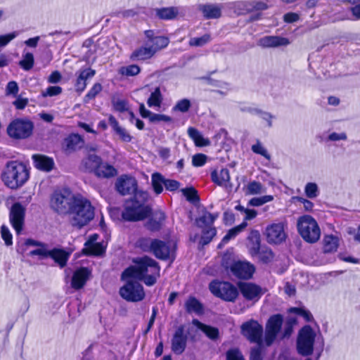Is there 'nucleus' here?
<instances>
[{
  "label": "nucleus",
  "instance_id": "13",
  "mask_svg": "<svg viewBox=\"0 0 360 360\" xmlns=\"http://www.w3.org/2000/svg\"><path fill=\"white\" fill-rule=\"evenodd\" d=\"M283 321V316L281 314L273 315L269 319L265 332V342L267 346L271 345L275 340L281 328Z\"/></svg>",
  "mask_w": 360,
  "mask_h": 360
},
{
  "label": "nucleus",
  "instance_id": "29",
  "mask_svg": "<svg viewBox=\"0 0 360 360\" xmlns=\"http://www.w3.org/2000/svg\"><path fill=\"white\" fill-rule=\"evenodd\" d=\"M247 247L250 254L255 257L259 253L260 250V233L257 230H252L248 236Z\"/></svg>",
  "mask_w": 360,
  "mask_h": 360
},
{
  "label": "nucleus",
  "instance_id": "64",
  "mask_svg": "<svg viewBox=\"0 0 360 360\" xmlns=\"http://www.w3.org/2000/svg\"><path fill=\"white\" fill-rule=\"evenodd\" d=\"M182 191L188 200L194 201L195 200H198L197 191L193 188L183 189Z\"/></svg>",
  "mask_w": 360,
  "mask_h": 360
},
{
  "label": "nucleus",
  "instance_id": "9",
  "mask_svg": "<svg viewBox=\"0 0 360 360\" xmlns=\"http://www.w3.org/2000/svg\"><path fill=\"white\" fill-rule=\"evenodd\" d=\"M209 288L213 295L229 302L234 301L238 295L237 288L229 282L214 281Z\"/></svg>",
  "mask_w": 360,
  "mask_h": 360
},
{
  "label": "nucleus",
  "instance_id": "34",
  "mask_svg": "<svg viewBox=\"0 0 360 360\" xmlns=\"http://www.w3.org/2000/svg\"><path fill=\"white\" fill-rule=\"evenodd\" d=\"M179 14V10L176 7H163L155 9L156 16L164 20H170L176 18Z\"/></svg>",
  "mask_w": 360,
  "mask_h": 360
},
{
  "label": "nucleus",
  "instance_id": "5",
  "mask_svg": "<svg viewBox=\"0 0 360 360\" xmlns=\"http://www.w3.org/2000/svg\"><path fill=\"white\" fill-rule=\"evenodd\" d=\"M77 198L69 189L56 191L51 195L50 205L59 214H70Z\"/></svg>",
  "mask_w": 360,
  "mask_h": 360
},
{
  "label": "nucleus",
  "instance_id": "48",
  "mask_svg": "<svg viewBox=\"0 0 360 360\" xmlns=\"http://www.w3.org/2000/svg\"><path fill=\"white\" fill-rule=\"evenodd\" d=\"M252 151L265 158L267 160H271V155L262 143L257 140L256 143L251 146Z\"/></svg>",
  "mask_w": 360,
  "mask_h": 360
},
{
  "label": "nucleus",
  "instance_id": "37",
  "mask_svg": "<svg viewBox=\"0 0 360 360\" xmlns=\"http://www.w3.org/2000/svg\"><path fill=\"white\" fill-rule=\"evenodd\" d=\"M186 310L188 313H195L196 314H200L203 311L202 305L200 302L195 297H190L185 303Z\"/></svg>",
  "mask_w": 360,
  "mask_h": 360
},
{
  "label": "nucleus",
  "instance_id": "50",
  "mask_svg": "<svg viewBox=\"0 0 360 360\" xmlns=\"http://www.w3.org/2000/svg\"><path fill=\"white\" fill-rule=\"evenodd\" d=\"M49 250L48 249V245L46 243H44L42 245L37 248L34 250H29L27 252V255L33 257V256H39L40 258H46L49 257Z\"/></svg>",
  "mask_w": 360,
  "mask_h": 360
},
{
  "label": "nucleus",
  "instance_id": "16",
  "mask_svg": "<svg viewBox=\"0 0 360 360\" xmlns=\"http://www.w3.org/2000/svg\"><path fill=\"white\" fill-rule=\"evenodd\" d=\"M25 207L20 202H15L11 207L9 213L10 221L13 229L19 233L24 224Z\"/></svg>",
  "mask_w": 360,
  "mask_h": 360
},
{
  "label": "nucleus",
  "instance_id": "49",
  "mask_svg": "<svg viewBox=\"0 0 360 360\" xmlns=\"http://www.w3.org/2000/svg\"><path fill=\"white\" fill-rule=\"evenodd\" d=\"M141 72V68L138 65L131 64L127 66L121 67L120 73L125 76H136Z\"/></svg>",
  "mask_w": 360,
  "mask_h": 360
},
{
  "label": "nucleus",
  "instance_id": "33",
  "mask_svg": "<svg viewBox=\"0 0 360 360\" xmlns=\"http://www.w3.org/2000/svg\"><path fill=\"white\" fill-rule=\"evenodd\" d=\"M218 214H212L207 211L202 212V215L195 219V224L200 229L209 228L213 226V224Z\"/></svg>",
  "mask_w": 360,
  "mask_h": 360
},
{
  "label": "nucleus",
  "instance_id": "18",
  "mask_svg": "<svg viewBox=\"0 0 360 360\" xmlns=\"http://www.w3.org/2000/svg\"><path fill=\"white\" fill-rule=\"evenodd\" d=\"M117 191L122 195L134 194L139 191L137 189V181L134 178L129 176L120 177L115 184Z\"/></svg>",
  "mask_w": 360,
  "mask_h": 360
},
{
  "label": "nucleus",
  "instance_id": "17",
  "mask_svg": "<svg viewBox=\"0 0 360 360\" xmlns=\"http://www.w3.org/2000/svg\"><path fill=\"white\" fill-rule=\"evenodd\" d=\"M231 271L238 278L249 279L255 271V266L248 262L238 261L233 263L231 266Z\"/></svg>",
  "mask_w": 360,
  "mask_h": 360
},
{
  "label": "nucleus",
  "instance_id": "26",
  "mask_svg": "<svg viewBox=\"0 0 360 360\" xmlns=\"http://www.w3.org/2000/svg\"><path fill=\"white\" fill-rule=\"evenodd\" d=\"M34 166L39 170L50 172L54 167L53 158L41 154H35L32 157Z\"/></svg>",
  "mask_w": 360,
  "mask_h": 360
},
{
  "label": "nucleus",
  "instance_id": "35",
  "mask_svg": "<svg viewBox=\"0 0 360 360\" xmlns=\"http://www.w3.org/2000/svg\"><path fill=\"white\" fill-rule=\"evenodd\" d=\"M200 11L206 19H217L221 16V7L214 4L202 5Z\"/></svg>",
  "mask_w": 360,
  "mask_h": 360
},
{
  "label": "nucleus",
  "instance_id": "27",
  "mask_svg": "<svg viewBox=\"0 0 360 360\" xmlns=\"http://www.w3.org/2000/svg\"><path fill=\"white\" fill-rule=\"evenodd\" d=\"M155 56L150 48L148 47L145 44L135 49L129 56L131 61H146L151 59Z\"/></svg>",
  "mask_w": 360,
  "mask_h": 360
},
{
  "label": "nucleus",
  "instance_id": "56",
  "mask_svg": "<svg viewBox=\"0 0 360 360\" xmlns=\"http://www.w3.org/2000/svg\"><path fill=\"white\" fill-rule=\"evenodd\" d=\"M201 330L211 340H216L219 336V330L215 327L205 325Z\"/></svg>",
  "mask_w": 360,
  "mask_h": 360
},
{
  "label": "nucleus",
  "instance_id": "55",
  "mask_svg": "<svg viewBox=\"0 0 360 360\" xmlns=\"http://www.w3.org/2000/svg\"><path fill=\"white\" fill-rule=\"evenodd\" d=\"M191 107V102L189 100L184 98L179 101L175 106L173 108L174 111H179L181 112H187Z\"/></svg>",
  "mask_w": 360,
  "mask_h": 360
},
{
  "label": "nucleus",
  "instance_id": "2",
  "mask_svg": "<svg viewBox=\"0 0 360 360\" xmlns=\"http://www.w3.org/2000/svg\"><path fill=\"white\" fill-rule=\"evenodd\" d=\"M148 195L145 191L135 193L133 198L125 201L122 217L124 221H137L146 218L150 212V209L145 205Z\"/></svg>",
  "mask_w": 360,
  "mask_h": 360
},
{
  "label": "nucleus",
  "instance_id": "14",
  "mask_svg": "<svg viewBox=\"0 0 360 360\" xmlns=\"http://www.w3.org/2000/svg\"><path fill=\"white\" fill-rule=\"evenodd\" d=\"M154 243L152 253L155 257L162 260L174 259L175 247L172 242H165L159 239H155Z\"/></svg>",
  "mask_w": 360,
  "mask_h": 360
},
{
  "label": "nucleus",
  "instance_id": "30",
  "mask_svg": "<svg viewBox=\"0 0 360 360\" xmlns=\"http://www.w3.org/2000/svg\"><path fill=\"white\" fill-rule=\"evenodd\" d=\"M289 44L288 38L280 36H265L259 39V44L264 47H278Z\"/></svg>",
  "mask_w": 360,
  "mask_h": 360
},
{
  "label": "nucleus",
  "instance_id": "57",
  "mask_svg": "<svg viewBox=\"0 0 360 360\" xmlns=\"http://www.w3.org/2000/svg\"><path fill=\"white\" fill-rule=\"evenodd\" d=\"M226 360H245L238 349H231L226 352Z\"/></svg>",
  "mask_w": 360,
  "mask_h": 360
},
{
  "label": "nucleus",
  "instance_id": "4",
  "mask_svg": "<svg viewBox=\"0 0 360 360\" xmlns=\"http://www.w3.org/2000/svg\"><path fill=\"white\" fill-rule=\"evenodd\" d=\"M70 214L72 226L81 228L93 219L94 208L89 200L77 195Z\"/></svg>",
  "mask_w": 360,
  "mask_h": 360
},
{
  "label": "nucleus",
  "instance_id": "54",
  "mask_svg": "<svg viewBox=\"0 0 360 360\" xmlns=\"http://www.w3.org/2000/svg\"><path fill=\"white\" fill-rule=\"evenodd\" d=\"M273 199V196L270 195L259 198H253L250 200L249 204L252 206H261L266 202L272 201Z\"/></svg>",
  "mask_w": 360,
  "mask_h": 360
},
{
  "label": "nucleus",
  "instance_id": "45",
  "mask_svg": "<svg viewBox=\"0 0 360 360\" xmlns=\"http://www.w3.org/2000/svg\"><path fill=\"white\" fill-rule=\"evenodd\" d=\"M247 226V223L243 221L240 225L230 229L228 233L222 238L221 243H226L231 239L235 238L240 232H241Z\"/></svg>",
  "mask_w": 360,
  "mask_h": 360
},
{
  "label": "nucleus",
  "instance_id": "43",
  "mask_svg": "<svg viewBox=\"0 0 360 360\" xmlns=\"http://www.w3.org/2000/svg\"><path fill=\"white\" fill-rule=\"evenodd\" d=\"M265 192V188L259 181H252L246 186L245 193L248 195H257Z\"/></svg>",
  "mask_w": 360,
  "mask_h": 360
},
{
  "label": "nucleus",
  "instance_id": "58",
  "mask_svg": "<svg viewBox=\"0 0 360 360\" xmlns=\"http://www.w3.org/2000/svg\"><path fill=\"white\" fill-rule=\"evenodd\" d=\"M1 233L2 238L4 239V240L5 242V244L8 246L11 245L13 243L12 235L10 233V231L8 230V229L6 226L3 225L1 226Z\"/></svg>",
  "mask_w": 360,
  "mask_h": 360
},
{
  "label": "nucleus",
  "instance_id": "63",
  "mask_svg": "<svg viewBox=\"0 0 360 360\" xmlns=\"http://www.w3.org/2000/svg\"><path fill=\"white\" fill-rule=\"evenodd\" d=\"M113 106L115 110L124 112L128 109L127 103L123 99L113 100Z\"/></svg>",
  "mask_w": 360,
  "mask_h": 360
},
{
  "label": "nucleus",
  "instance_id": "15",
  "mask_svg": "<svg viewBox=\"0 0 360 360\" xmlns=\"http://www.w3.org/2000/svg\"><path fill=\"white\" fill-rule=\"evenodd\" d=\"M265 235L269 243H281L286 238L284 224L283 223H276L267 226L265 230Z\"/></svg>",
  "mask_w": 360,
  "mask_h": 360
},
{
  "label": "nucleus",
  "instance_id": "38",
  "mask_svg": "<svg viewBox=\"0 0 360 360\" xmlns=\"http://www.w3.org/2000/svg\"><path fill=\"white\" fill-rule=\"evenodd\" d=\"M95 174L99 177L109 178L115 176L117 170L113 166L101 162Z\"/></svg>",
  "mask_w": 360,
  "mask_h": 360
},
{
  "label": "nucleus",
  "instance_id": "44",
  "mask_svg": "<svg viewBox=\"0 0 360 360\" xmlns=\"http://www.w3.org/2000/svg\"><path fill=\"white\" fill-rule=\"evenodd\" d=\"M202 229V236L200 243L202 245H205L210 243L212 238L216 236L217 230L213 226Z\"/></svg>",
  "mask_w": 360,
  "mask_h": 360
},
{
  "label": "nucleus",
  "instance_id": "25",
  "mask_svg": "<svg viewBox=\"0 0 360 360\" xmlns=\"http://www.w3.org/2000/svg\"><path fill=\"white\" fill-rule=\"evenodd\" d=\"M91 274L90 271L85 267L76 270L72 276L71 285L75 290H79L86 284Z\"/></svg>",
  "mask_w": 360,
  "mask_h": 360
},
{
  "label": "nucleus",
  "instance_id": "60",
  "mask_svg": "<svg viewBox=\"0 0 360 360\" xmlns=\"http://www.w3.org/2000/svg\"><path fill=\"white\" fill-rule=\"evenodd\" d=\"M172 119L171 117L163 115V114H156L153 113L152 117H150V122L157 123L160 122H172Z\"/></svg>",
  "mask_w": 360,
  "mask_h": 360
},
{
  "label": "nucleus",
  "instance_id": "31",
  "mask_svg": "<svg viewBox=\"0 0 360 360\" xmlns=\"http://www.w3.org/2000/svg\"><path fill=\"white\" fill-rule=\"evenodd\" d=\"M101 161L102 160L98 155L89 153L87 156L83 159L82 167L86 172L96 173Z\"/></svg>",
  "mask_w": 360,
  "mask_h": 360
},
{
  "label": "nucleus",
  "instance_id": "53",
  "mask_svg": "<svg viewBox=\"0 0 360 360\" xmlns=\"http://www.w3.org/2000/svg\"><path fill=\"white\" fill-rule=\"evenodd\" d=\"M304 193L307 198H315L319 194V190L316 183L309 182L305 185Z\"/></svg>",
  "mask_w": 360,
  "mask_h": 360
},
{
  "label": "nucleus",
  "instance_id": "12",
  "mask_svg": "<svg viewBox=\"0 0 360 360\" xmlns=\"http://www.w3.org/2000/svg\"><path fill=\"white\" fill-rule=\"evenodd\" d=\"M242 334L251 342L262 343L263 328L257 321L251 320L241 326Z\"/></svg>",
  "mask_w": 360,
  "mask_h": 360
},
{
  "label": "nucleus",
  "instance_id": "42",
  "mask_svg": "<svg viewBox=\"0 0 360 360\" xmlns=\"http://www.w3.org/2000/svg\"><path fill=\"white\" fill-rule=\"evenodd\" d=\"M338 246V238L333 236H326L323 240V250L325 252L335 251Z\"/></svg>",
  "mask_w": 360,
  "mask_h": 360
},
{
  "label": "nucleus",
  "instance_id": "24",
  "mask_svg": "<svg viewBox=\"0 0 360 360\" xmlns=\"http://www.w3.org/2000/svg\"><path fill=\"white\" fill-rule=\"evenodd\" d=\"M84 141L83 138L77 134L69 135L63 141V149L68 153L74 152L84 146Z\"/></svg>",
  "mask_w": 360,
  "mask_h": 360
},
{
  "label": "nucleus",
  "instance_id": "28",
  "mask_svg": "<svg viewBox=\"0 0 360 360\" xmlns=\"http://www.w3.org/2000/svg\"><path fill=\"white\" fill-rule=\"evenodd\" d=\"M165 214L162 211H155L148 219L146 227L150 231H158L161 229L165 220Z\"/></svg>",
  "mask_w": 360,
  "mask_h": 360
},
{
  "label": "nucleus",
  "instance_id": "47",
  "mask_svg": "<svg viewBox=\"0 0 360 360\" xmlns=\"http://www.w3.org/2000/svg\"><path fill=\"white\" fill-rule=\"evenodd\" d=\"M162 102L161 91H152L147 103L150 108H160Z\"/></svg>",
  "mask_w": 360,
  "mask_h": 360
},
{
  "label": "nucleus",
  "instance_id": "36",
  "mask_svg": "<svg viewBox=\"0 0 360 360\" xmlns=\"http://www.w3.org/2000/svg\"><path fill=\"white\" fill-rule=\"evenodd\" d=\"M49 257L53 259L61 268L66 265L69 255L63 250L54 248L49 250Z\"/></svg>",
  "mask_w": 360,
  "mask_h": 360
},
{
  "label": "nucleus",
  "instance_id": "8",
  "mask_svg": "<svg viewBox=\"0 0 360 360\" xmlns=\"http://www.w3.org/2000/svg\"><path fill=\"white\" fill-rule=\"evenodd\" d=\"M316 334L309 326H304L300 331L297 347L298 353L302 356L312 354Z\"/></svg>",
  "mask_w": 360,
  "mask_h": 360
},
{
  "label": "nucleus",
  "instance_id": "61",
  "mask_svg": "<svg viewBox=\"0 0 360 360\" xmlns=\"http://www.w3.org/2000/svg\"><path fill=\"white\" fill-rule=\"evenodd\" d=\"M44 243H41L40 241L28 238L24 242V247L22 248L21 252L23 253L25 252H29V248L30 247H36L38 248L41 245H42Z\"/></svg>",
  "mask_w": 360,
  "mask_h": 360
},
{
  "label": "nucleus",
  "instance_id": "32",
  "mask_svg": "<svg viewBox=\"0 0 360 360\" xmlns=\"http://www.w3.org/2000/svg\"><path fill=\"white\" fill-rule=\"evenodd\" d=\"M108 121L113 131L120 136V139L122 141L129 143L131 141L132 136L126 129L119 125L118 122L114 116L110 115L108 117Z\"/></svg>",
  "mask_w": 360,
  "mask_h": 360
},
{
  "label": "nucleus",
  "instance_id": "21",
  "mask_svg": "<svg viewBox=\"0 0 360 360\" xmlns=\"http://www.w3.org/2000/svg\"><path fill=\"white\" fill-rule=\"evenodd\" d=\"M212 181L219 186L224 187L228 191H231L233 184L230 182V174L228 169H215L211 173Z\"/></svg>",
  "mask_w": 360,
  "mask_h": 360
},
{
  "label": "nucleus",
  "instance_id": "46",
  "mask_svg": "<svg viewBox=\"0 0 360 360\" xmlns=\"http://www.w3.org/2000/svg\"><path fill=\"white\" fill-rule=\"evenodd\" d=\"M211 40V35L210 34H205L200 37L191 38L188 44L190 46L201 47L210 42Z\"/></svg>",
  "mask_w": 360,
  "mask_h": 360
},
{
  "label": "nucleus",
  "instance_id": "51",
  "mask_svg": "<svg viewBox=\"0 0 360 360\" xmlns=\"http://www.w3.org/2000/svg\"><path fill=\"white\" fill-rule=\"evenodd\" d=\"M256 256H258L259 259L264 264L271 262L274 257L272 250L269 248H263L261 250H259V253Z\"/></svg>",
  "mask_w": 360,
  "mask_h": 360
},
{
  "label": "nucleus",
  "instance_id": "41",
  "mask_svg": "<svg viewBox=\"0 0 360 360\" xmlns=\"http://www.w3.org/2000/svg\"><path fill=\"white\" fill-rule=\"evenodd\" d=\"M155 239L148 237L140 238L136 241V246L143 252H153Z\"/></svg>",
  "mask_w": 360,
  "mask_h": 360
},
{
  "label": "nucleus",
  "instance_id": "1",
  "mask_svg": "<svg viewBox=\"0 0 360 360\" xmlns=\"http://www.w3.org/2000/svg\"><path fill=\"white\" fill-rule=\"evenodd\" d=\"M134 262L136 266H129L122 272V278H135L148 286L153 285L160 277L159 264L148 256L137 258Z\"/></svg>",
  "mask_w": 360,
  "mask_h": 360
},
{
  "label": "nucleus",
  "instance_id": "11",
  "mask_svg": "<svg viewBox=\"0 0 360 360\" xmlns=\"http://www.w3.org/2000/svg\"><path fill=\"white\" fill-rule=\"evenodd\" d=\"M158 33L159 31L155 30H146L143 32L145 45L150 48L155 55L167 48L170 42L167 36L158 35Z\"/></svg>",
  "mask_w": 360,
  "mask_h": 360
},
{
  "label": "nucleus",
  "instance_id": "59",
  "mask_svg": "<svg viewBox=\"0 0 360 360\" xmlns=\"http://www.w3.org/2000/svg\"><path fill=\"white\" fill-rule=\"evenodd\" d=\"M347 139V135L345 132H332L327 137V140L332 142L346 141Z\"/></svg>",
  "mask_w": 360,
  "mask_h": 360
},
{
  "label": "nucleus",
  "instance_id": "39",
  "mask_svg": "<svg viewBox=\"0 0 360 360\" xmlns=\"http://www.w3.org/2000/svg\"><path fill=\"white\" fill-rule=\"evenodd\" d=\"M188 134L198 146H206L210 144V141L205 139L202 134L193 127H189L188 129Z\"/></svg>",
  "mask_w": 360,
  "mask_h": 360
},
{
  "label": "nucleus",
  "instance_id": "22",
  "mask_svg": "<svg viewBox=\"0 0 360 360\" xmlns=\"http://www.w3.org/2000/svg\"><path fill=\"white\" fill-rule=\"evenodd\" d=\"M95 75L96 70L91 68L80 69L76 73L77 79L75 83V90H84Z\"/></svg>",
  "mask_w": 360,
  "mask_h": 360
},
{
  "label": "nucleus",
  "instance_id": "23",
  "mask_svg": "<svg viewBox=\"0 0 360 360\" xmlns=\"http://www.w3.org/2000/svg\"><path fill=\"white\" fill-rule=\"evenodd\" d=\"M98 235L91 236L89 240L85 243L82 252L86 255H101L105 252L103 245L97 243Z\"/></svg>",
  "mask_w": 360,
  "mask_h": 360
},
{
  "label": "nucleus",
  "instance_id": "19",
  "mask_svg": "<svg viewBox=\"0 0 360 360\" xmlns=\"http://www.w3.org/2000/svg\"><path fill=\"white\" fill-rule=\"evenodd\" d=\"M187 343V335L184 334V327L180 326L176 330L172 339L171 349L176 354H181L186 347Z\"/></svg>",
  "mask_w": 360,
  "mask_h": 360
},
{
  "label": "nucleus",
  "instance_id": "20",
  "mask_svg": "<svg viewBox=\"0 0 360 360\" xmlns=\"http://www.w3.org/2000/svg\"><path fill=\"white\" fill-rule=\"evenodd\" d=\"M238 288L243 297L248 300H258L264 292L259 285L251 283H239Z\"/></svg>",
  "mask_w": 360,
  "mask_h": 360
},
{
  "label": "nucleus",
  "instance_id": "52",
  "mask_svg": "<svg viewBox=\"0 0 360 360\" xmlns=\"http://www.w3.org/2000/svg\"><path fill=\"white\" fill-rule=\"evenodd\" d=\"M20 67L25 70H31L34 64V56L32 53H27L22 60L19 63Z\"/></svg>",
  "mask_w": 360,
  "mask_h": 360
},
{
  "label": "nucleus",
  "instance_id": "3",
  "mask_svg": "<svg viewBox=\"0 0 360 360\" xmlns=\"http://www.w3.org/2000/svg\"><path fill=\"white\" fill-rule=\"evenodd\" d=\"M1 180L11 189L22 187L30 178V171L23 162L12 160L7 162L2 171Z\"/></svg>",
  "mask_w": 360,
  "mask_h": 360
},
{
  "label": "nucleus",
  "instance_id": "7",
  "mask_svg": "<svg viewBox=\"0 0 360 360\" xmlns=\"http://www.w3.org/2000/svg\"><path fill=\"white\" fill-rule=\"evenodd\" d=\"M124 285L120 289V296L128 302H139L145 297L142 285L135 278H127Z\"/></svg>",
  "mask_w": 360,
  "mask_h": 360
},
{
  "label": "nucleus",
  "instance_id": "62",
  "mask_svg": "<svg viewBox=\"0 0 360 360\" xmlns=\"http://www.w3.org/2000/svg\"><path fill=\"white\" fill-rule=\"evenodd\" d=\"M207 160V156L202 153L194 155L192 158V164L195 167L204 165Z\"/></svg>",
  "mask_w": 360,
  "mask_h": 360
},
{
  "label": "nucleus",
  "instance_id": "6",
  "mask_svg": "<svg viewBox=\"0 0 360 360\" xmlns=\"http://www.w3.org/2000/svg\"><path fill=\"white\" fill-rule=\"evenodd\" d=\"M297 227L299 234L308 243L316 242L321 236V230L316 221L310 215H303L298 218Z\"/></svg>",
  "mask_w": 360,
  "mask_h": 360
},
{
  "label": "nucleus",
  "instance_id": "10",
  "mask_svg": "<svg viewBox=\"0 0 360 360\" xmlns=\"http://www.w3.org/2000/svg\"><path fill=\"white\" fill-rule=\"evenodd\" d=\"M33 123L29 120L16 119L12 121L7 127L8 136L15 139H23L29 137L33 130Z\"/></svg>",
  "mask_w": 360,
  "mask_h": 360
},
{
  "label": "nucleus",
  "instance_id": "40",
  "mask_svg": "<svg viewBox=\"0 0 360 360\" xmlns=\"http://www.w3.org/2000/svg\"><path fill=\"white\" fill-rule=\"evenodd\" d=\"M151 181L155 193L160 194L163 191V185L165 186V177L160 173L155 172L152 174Z\"/></svg>",
  "mask_w": 360,
  "mask_h": 360
}]
</instances>
